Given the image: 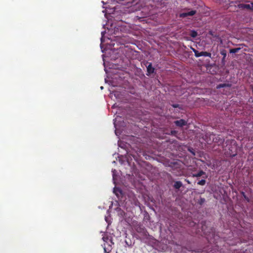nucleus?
Wrapping results in <instances>:
<instances>
[{
  "label": "nucleus",
  "mask_w": 253,
  "mask_h": 253,
  "mask_svg": "<svg viewBox=\"0 0 253 253\" xmlns=\"http://www.w3.org/2000/svg\"><path fill=\"white\" fill-rule=\"evenodd\" d=\"M189 151L193 155H195V152L193 149L191 150L190 149H189Z\"/></svg>",
  "instance_id": "nucleus-17"
},
{
  "label": "nucleus",
  "mask_w": 253,
  "mask_h": 253,
  "mask_svg": "<svg viewBox=\"0 0 253 253\" xmlns=\"http://www.w3.org/2000/svg\"><path fill=\"white\" fill-rule=\"evenodd\" d=\"M171 134H175L176 133L175 131H171Z\"/></svg>",
  "instance_id": "nucleus-20"
},
{
  "label": "nucleus",
  "mask_w": 253,
  "mask_h": 253,
  "mask_svg": "<svg viewBox=\"0 0 253 253\" xmlns=\"http://www.w3.org/2000/svg\"><path fill=\"white\" fill-rule=\"evenodd\" d=\"M202 230L204 231V232H206L205 231V226L204 225H202Z\"/></svg>",
  "instance_id": "nucleus-18"
},
{
  "label": "nucleus",
  "mask_w": 253,
  "mask_h": 253,
  "mask_svg": "<svg viewBox=\"0 0 253 253\" xmlns=\"http://www.w3.org/2000/svg\"><path fill=\"white\" fill-rule=\"evenodd\" d=\"M206 180L205 179H202L198 182V184L200 185H204L206 184Z\"/></svg>",
  "instance_id": "nucleus-14"
},
{
  "label": "nucleus",
  "mask_w": 253,
  "mask_h": 253,
  "mask_svg": "<svg viewBox=\"0 0 253 253\" xmlns=\"http://www.w3.org/2000/svg\"><path fill=\"white\" fill-rule=\"evenodd\" d=\"M226 86L230 87L231 84H220L217 85L216 88H222V87H226Z\"/></svg>",
  "instance_id": "nucleus-7"
},
{
  "label": "nucleus",
  "mask_w": 253,
  "mask_h": 253,
  "mask_svg": "<svg viewBox=\"0 0 253 253\" xmlns=\"http://www.w3.org/2000/svg\"><path fill=\"white\" fill-rule=\"evenodd\" d=\"M136 231L138 232H142L143 233H144L145 231V228L144 227H141L139 226V227L137 228Z\"/></svg>",
  "instance_id": "nucleus-12"
},
{
  "label": "nucleus",
  "mask_w": 253,
  "mask_h": 253,
  "mask_svg": "<svg viewBox=\"0 0 253 253\" xmlns=\"http://www.w3.org/2000/svg\"><path fill=\"white\" fill-rule=\"evenodd\" d=\"M220 54L223 56V58L222 59V61L224 62L225 59L226 57V51L225 50H222L220 51Z\"/></svg>",
  "instance_id": "nucleus-8"
},
{
  "label": "nucleus",
  "mask_w": 253,
  "mask_h": 253,
  "mask_svg": "<svg viewBox=\"0 0 253 253\" xmlns=\"http://www.w3.org/2000/svg\"><path fill=\"white\" fill-rule=\"evenodd\" d=\"M241 194L242 195V196L244 197V198L248 202H250L249 198L246 196L245 193L243 191L241 192Z\"/></svg>",
  "instance_id": "nucleus-13"
},
{
  "label": "nucleus",
  "mask_w": 253,
  "mask_h": 253,
  "mask_svg": "<svg viewBox=\"0 0 253 253\" xmlns=\"http://www.w3.org/2000/svg\"><path fill=\"white\" fill-rule=\"evenodd\" d=\"M223 140H222V139H221L220 143H223Z\"/></svg>",
  "instance_id": "nucleus-21"
},
{
  "label": "nucleus",
  "mask_w": 253,
  "mask_h": 253,
  "mask_svg": "<svg viewBox=\"0 0 253 253\" xmlns=\"http://www.w3.org/2000/svg\"><path fill=\"white\" fill-rule=\"evenodd\" d=\"M251 4L253 5V2L251 3Z\"/></svg>",
  "instance_id": "nucleus-23"
},
{
  "label": "nucleus",
  "mask_w": 253,
  "mask_h": 253,
  "mask_svg": "<svg viewBox=\"0 0 253 253\" xmlns=\"http://www.w3.org/2000/svg\"><path fill=\"white\" fill-rule=\"evenodd\" d=\"M204 174H205V172L203 170H201L197 173L193 174L192 176L194 177H198L202 176Z\"/></svg>",
  "instance_id": "nucleus-6"
},
{
  "label": "nucleus",
  "mask_w": 253,
  "mask_h": 253,
  "mask_svg": "<svg viewBox=\"0 0 253 253\" xmlns=\"http://www.w3.org/2000/svg\"><path fill=\"white\" fill-rule=\"evenodd\" d=\"M172 106L173 108H180V105L178 104H173L172 105Z\"/></svg>",
  "instance_id": "nucleus-15"
},
{
  "label": "nucleus",
  "mask_w": 253,
  "mask_h": 253,
  "mask_svg": "<svg viewBox=\"0 0 253 253\" xmlns=\"http://www.w3.org/2000/svg\"><path fill=\"white\" fill-rule=\"evenodd\" d=\"M102 240L105 242H107V241L108 240V237H105V236H104L102 238Z\"/></svg>",
  "instance_id": "nucleus-16"
},
{
  "label": "nucleus",
  "mask_w": 253,
  "mask_h": 253,
  "mask_svg": "<svg viewBox=\"0 0 253 253\" xmlns=\"http://www.w3.org/2000/svg\"><path fill=\"white\" fill-rule=\"evenodd\" d=\"M174 124L179 127H182L187 124V122L184 119H180L174 122Z\"/></svg>",
  "instance_id": "nucleus-3"
},
{
  "label": "nucleus",
  "mask_w": 253,
  "mask_h": 253,
  "mask_svg": "<svg viewBox=\"0 0 253 253\" xmlns=\"http://www.w3.org/2000/svg\"><path fill=\"white\" fill-rule=\"evenodd\" d=\"M243 7L251 10H253V5L251 6L250 4H245L243 5Z\"/></svg>",
  "instance_id": "nucleus-11"
},
{
  "label": "nucleus",
  "mask_w": 253,
  "mask_h": 253,
  "mask_svg": "<svg viewBox=\"0 0 253 253\" xmlns=\"http://www.w3.org/2000/svg\"><path fill=\"white\" fill-rule=\"evenodd\" d=\"M182 186V183L180 181H176L174 182L173 187L176 189H179Z\"/></svg>",
  "instance_id": "nucleus-5"
},
{
  "label": "nucleus",
  "mask_w": 253,
  "mask_h": 253,
  "mask_svg": "<svg viewBox=\"0 0 253 253\" xmlns=\"http://www.w3.org/2000/svg\"><path fill=\"white\" fill-rule=\"evenodd\" d=\"M185 181H186L187 182V183H188V184H190V183H191L190 181L188 179H185Z\"/></svg>",
  "instance_id": "nucleus-19"
},
{
  "label": "nucleus",
  "mask_w": 253,
  "mask_h": 253,
  "mask_svg": "<svg viewBox=\"0 0 253 253\" xmlns=\"http://www.w3.org/2000/svg\"><path fill=\"white\" fill-rule=\"evenodd\" d=\"M240 49L241 48L239 47L232 48L230 49V53H235L238 52Z\"/></svg>",
  "instance_id": "nucleus-9"
},
{
  "label": "nucleus",
  "mask_w": 253,
  "mask_h": 253,
  "mask_svg": "<svg viewBox=\"0 0 253 253\" xmlns=\"http://www.w3.org/2000/svg\"><path fill=\"white\" fill-rule=\"evenodd\" d=\"M155 69L152 67V64L149 63L147 67V71L149 74L154 73Z\"/></svg>",
  "instance_id": "nucleus-4"
},
{
  "label": "nucleus",
  "mask_w": 253,
  "mask_h": 253,
  "mask_svg": "<svg viewBox=\"0 0 253 253\" xmlns=\"http://www.w3.org/2000/svg\"><path fill=\"white\" fill-rule=\"evenodd\" d=\"M190 48L192 50V51L195 53V56L196 57H199L200 56H205V57H211V53L207 51H202L199 52L198 50L195 49L194 48L192 47V46L190 47Z\"/></svg>",
  "instance_id": "nucleus-1"
},
{
  "label": "nucleus",
  "mask_w": 253,
  "mask_h": 253,
  "mask_svg": "<svg viewBox=\"0 0 253 253\" xmlns=\"http://www.w3.org/2000/svg\"><path fill=\"white\" fill-rule=\"evenodd\" d=\"M196 13V10H192L188 12H183L180 14L179 17L184 18L189 16H193Z\"/></svg>",
  "instance_id": "nucleus-2"
},
{
  "label": "nucleus",
  "mask_w": 253,
  "mask_h": 253,
  "mask_svg": "<svg viewBox=\"0 0 253 253\" xmlns=\"http://www.w3.org/2000/svg\"><path fill=\"white\" fill-rule=\"evenodd\" d=\"M104 252H106V248H104Z\"/></svg>",
  "instance_id": "nucleus-22"
},
{
  "label": "nucleus",
  "mask_w": 253,
  "mask_h": 253,
  "mask_svg": "<svg viewBox=\"0 0 253 253\" xmlns=\"http://www.w3.org/2000/svg\"><path fill=\"white\" fill-rule=\"evenodd\" d=\"M198 35L197 32L195 30H192L190 32V36L192 38H196Z\"/></svg>",
  "instance_id": "nucleus-10"
}]
</instances>
